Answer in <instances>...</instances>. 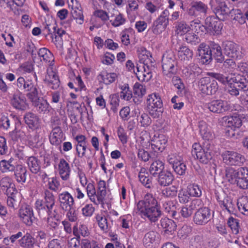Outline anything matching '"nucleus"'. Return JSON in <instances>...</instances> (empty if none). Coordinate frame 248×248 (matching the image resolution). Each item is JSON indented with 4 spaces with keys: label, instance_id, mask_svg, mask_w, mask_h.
Listing matches in <instances>:
<instances>
[{
    "label": "nucleus",
    "instance_id": "nucleus-25",
    "mask_svg": "<svg viewBox=\"0 0 248 248\" xmlns=\"http://www.w3.org/2000/svg\"><path fill=\"white\" fill-rule=\"evenodd\" d=\"M108 215L106 216L103 213L97 214L95 216L96 221L99 228L105 233L108 232L111 228L110 224L108 220Z\"/></svg>",
    "mask_w": 248,
    "mask_h": 248
},
{
    "label": "nucleus",
    "instance_id": "nucleus-59",
    "mask_svg": "<svg viewBox=\"0 0 248 248\" xmlns=\"http://www.w3.org/2000/svg\"><path fill=\"white\" fill-rule=\"evenodd\" d=\"M133 91L135 95H137L140 98L142 97L146 93V88L143 85L136 82L133 87Z\"/></svg>",
    "mask_w": 248,
    "mask_h": 248
},
{
    "label": "nucleus",
    "instance_id": "nucleus-31",
    "mask_svg": "<svg viewBox=\"0 0 248 248\" xmlns=\"http://www.w3.org/2000/svg\"><path fill=\"white\" fill-rule=\"evenodd\" d=\"M26 163L31 173L37 174L41 171V162L37 157L33 156L28 157Z\"/></svg>",
    "mask_w": 248,
    "mask_h": 248
},
{
    "label": "nucleus",
    "instance_id": "nucleus-62",
    "mask_svg": "<svg viewBox=\"0 0 248 248\" xmlns=\"http://www.w3.org/2000/svg\"><path fill=\"white\" fill-rule=\"evenodd\" d=\"M43 29L42 30L44 34L46 35H50L52 36L53 33L55 31V30L57 27L55 23L48 24L46 23L43 24Z\"/></svg>",
    "mask_w": 248,
    "mask_h": 248
},
{
    "label": "nucleus",
    "instance_id": "nucleus-7",
    "mask_svg": "<svg viewBox=\"0 0 248 248\" xmlns=\"http://www.w3.org/2000/svg\"><path fill=\"white\" fill-rule=\"evenodd\" d=\"M170 12L168 10H164L159 17L154 21L151 30L155 34H159L164 31L169 25V16Z\"/></svg>",
    "mask_w": 248,
    "mask_h": 248
},
{
    "label": "nucleus",
    "instance_id": "nucleus-29",
    "mask_svg": "<svg viewBox=\"0 0 248 248\" xmlns=\"http://www.w3.org/2000/svg\"><path fill=\"white\" fill-rule=\"evenodd\" d=\"M63 133L60 127L54 128L49 136V140L51 144L58 146L62 141Z\"/></svg>",
    "mask_w": 248,
    "mask_h": 248
},
{
    "label": "nucleus",
    "instance_id": "nucleus-45",
    "mask_svg": "<svg viewBox=\"0 0 248 248\" xmlns=\"http://www.w3.org/2000/svg\"><path fill=\"white\" fill-rule=\"evenodd\" d=\"M34 82L30 79L25 80L23 77H19L17 80V86L24 92L29 90V88L32 86Z\"/></svg>",
    "mask_w": 248,
    "mask_h": 248
},
{
    "label": "nucleus",
    "instance_id": "nucleus-23",
    "mask_svg": "<svg viewBox=\"0 0 248 248\" xmlns=\"http://www.w3.org/2000/svg\"><path fill=\"white\" fill-rule=\"evenodd\" d=\"M209 46L212 58H214L217 62H222L224 60V58L222 54L221 46L214 42H210Z\"/></svg>",
    "mask_w": 248,
    "mask_h": 248
},
{
    "label": "nucleus",
    "instance_id": "nucleus-38",
    "mask_svg": "<svg viewBox=\"0 0 248 248\" xmlns=\"http://www.w3.org/2000/svg\"><path fill=\"white\" fill-rule=\"evenodd\" d=\"M110 17L111 18L110 22L114 27H119L124 24L126 21V19L123 15L118 12L116 14H111Z\"/></svg>",
    "mask_w": 248,
    "mask_h": 248
},
{
    "label": "nucleus",
    "instance_id": "nucleus-37",
    "mask_svg": "<svg viewBox=\"0 0 248 248\" xmlns=\"http://www.w3.org/2000/svg\"><path fill=\"white\" fill-rule=\"evenodd\" d=\"M59 173L63 180H67L69 178L70 167L69 164L63 159L60 160L59 164Z\"/></svg>",
    "mask_w": 248,
    "mask_h": 248
},
{
    "label": "nucleus",
    "instance_id": "nucleus-49",
    "mask_svg": "<svg viewBox=\"0 0 248 248\" xmlns=\"http://www.w3.org/2000/svg\"><path fill=\"white\" fill-rule=\"evenodd\" d=\"M237 208L239 211L246 216H248V199L242 197L237 201Z\"/></svg>",
    "mask_w": 248,
    "mask_h": 248
},
{
    "label": "nucleus",
    "instance_id": "nucleus-47",
    "mask_svg": "<svg viewBox=\"0 0 248 248\" xmlns=\"http://www.w3.org/2000/svg\"><path fill=\"white\" fill-rule=\"evenodd\" d=\"M73 233L74 235L80 238V235L83 237H86L90 234V232L87 227L85 225H80L79 227L75 226L73 228Z\"/></svg>",
    "mask_w": 248,
    "mask_h": 248
},
{
    "label": "nucleus",
    "instance_id": "nucleus-46",
    "mask_svg": "<svg viewBox=\"0 0 248 248\" xmlns=\"http://www.w3.org/2000/svg\"><path fill=\"white\" fill-rule=\"evenodd\" d=\"M98 77L101 78L105 84L109 85L115 81L117 78V75L115 73L102 72L99 75Z\"/></svg>",
    "mask_w": 248,
    "mask_h": 248
},
{
    "label": "nucleus",
    "instance_id": "nucleus-48",
    "mask_svg": "<svg viewBox=\"0 0 248 248\" xmlns=\"http://www.w3.org/2000/svg\"><path fill=\"white\" fill-rule=\"evenodd\" d=\"M208 75L216 78L223 84H225L226 83L232 84V80L231 79V75L230 76L225 77L220 73L209 72L208 73Z\"/></svg>",
    "mask_w": 248,
    "mask_h": 248
},
{
    "label": "nucleus",
    "instance_id": "nucleus-16",
    "mask_svg": "<svg viewBox=\"0 0 248 248\" xmlns=\"http://www.w3.org/2000/svg\"><path fill=\"white\" fill-rule=\"evenodd\" d=\"M31 102L39 113L45 114L49 112L51 107L47 101L43 98L39 97Z\"/></svg>",
    "mask_w": 248,
    "mask_h": 248
},
{
    "label": "nucleus",
    "instance_id": "nucleus-63",
    "mask_svg": "<svg viewBox=\"0 0 248 248\" xmlns=\"http://www.w3.org/2000/svg\"><path fill=\"white\" fill-rule=\"evenodd\" d=\"M193 7L196 9V11L205 15L207 13L208 6L201 1H196L193 2Z\"/></svg>",
    "mask_w": 248,
    "mask_h": 248
},
{
    "label": "nucleus",
    "instance_id": "nucleus-57",
    "mask_svg": "<svg viewBox=\"0 0 248 248\" xmlns=\"http://www.w3.org/2000/svg\"><path fill=\"white\" fill-rule=\"evenodd\" d=\"M134 32L133 29L129 28L123 30L121 32V41L124 45L127 46L130 44L129 34Z\"/></svg>",
    "mask_w": 248,
    "mask_h": 248
},
{
    "label": "nucleus",
    "instance_id": "nucleus-35",
    "mask_svg": "<svg viewBox=\"0 0 248 248\" xmlns=\"http://www.w3.org/2000/svg\"><path fill=\"white\" fill-rule=\"evenodd\" d=\"M24 119L30 128H36L38 126L39 119L36 114L31 112H27L25 114Z\"/></svg>",
    "mask_w": 248,
    "mask_h": 248
},
{
    "label": "nucleus",
    "instance_id": "nucleus-33",
    "mask_svg": "<svg viewBox=\"0 0 248 248\" xmlns=\"http://www.w3.org/2000/svg\"><path fill=\"white\" fill-rule=\"evenodd\" d=\"M236 184L242 189L248 188V169L240 168V175Z\"/></svg>",
    "mask_w": 248,
    "mask_h": 248
},
{
    "label": "nucleus",
    "instance_id": "nucleus-10",
    "mask_svg": "<svg viewBox=\"0 0 248 248\" xmlns=\"http://www.w3.org/2000/svg\"><path fill=\"white\" fill-rule=\"evenodd\" d=\"M217 199L221 207L225 208L231 214L234 213L237 207V202L224 193H219L217 196Z\"/></svg>",
    "mask_w": 248,
    "mask_h": 248
},
{
    "label": "nucleus",
    "instance_id": "nucleus-11",
    "mask_svg": "<svg viewBox=\"0 0 248 248\" xmlns=\"http://www.w3.org/2000/svg\"><path fill=\"white\" fill-rule=\"evenodd\" d=\"M206 108L211 112L221 113L231 109L228 102L221 99L214 100L206 105Z\"/></svg>",
    "mask_w": 248,
    "mask_h": 248
},
{
    "label": "nucleus",
    "instance_id": "nucleus-15",
    "mask_svg": "<svg viewBox=\"0 0 248 248\" xmlns=\"http://www.w3.org/2000/svg\"><path fill=\"white\" fill-rule=\"evenodd\" d=\"M60 205L63 210L70 209L74 204L72 196L67 191H64L59 195Z\"/></svg>",
    "mask_w": 248,
    "mask_h": 248
},
{
    "label": "nucleus",
    "instance_id": "nucleus-17",
    "mask_svg": "<svg viewBox=\"0 0 248 248\" xmlns=\"http://www.w3.org/2000/svg\"><path fill=\"white\" fill-rule=\"evenodd\" d=\"M45 81L52 89H57L60 86V80L57 74L50 67L47 70Z\"/></svg>",
    "mask_w": 248,
    "mask_h": 248
},
{
    "label": "nucleus",
    "instance_id": "nucleus-22",
    "mask_svg": "<svg viewBox=\"0 0 248 248\" xmlns=\"http://www.w3.org/2000/svg\"><path fill=\"white\" fill-rule=\"evenodd\" d=\"M10 103L16 109L24 110L27 107L25 97L19 94H14L11 98Z\"/></svg>",
    "mask_w": 248,
    "mask_h": 248
},
{
    "label": "nucleus",
    "instance_id": "nucleus-24",
    "mask_svg": "<svg viewBox=\"0 0 248 248\" xmlns=\"http://www.w3.org/2000/svg\"><path fill=\"white\" fill-rule=\"evenodd\" d=\"M199 127L200 134L205 141H210L215 138V135L212 132L211 127L205 122H200Z\"/></svg>",
    "mask_w": 248,
    "mask_h": 248
},
{
    "label": "nucleus",
    "instance_id": "nucleus-55",
    "mask_svg": "<svg viewBox=\"0 0 248 248\" xmlns=\"http://www.w3.org/2000/svg\"><path fill=\"white\" fill-rule=\"evenodd\" d=\"M231 16L233 20L237 21L240 24L245 23V17L239 9H232Z\"/></svg>",
    "mask_w": 248,
    "mask_h": 248
},
{
    "label": "nucleus",
    "instance_id": "nucleus-4",
    "mask_svg": "<svg viewBox=\"0 0 248 248\" xmlns=\"http://www.w3.org/2000/svg\"><path fill=\"white\" fill-rule=\"evenodd\" d=\"M162 68L163 76L170 78L177 71V62L172 52L165 53L162 58Z\"/></svg>",
    "mask_w": 248,
    "mask_h": 248
},
{
    "label": "nucleus",
    "instance_id": "nucleus-18",
    "mask_svg": "<svg viewBox=\"0 0 248 248\" xmlns=\"http://www.w3.org/2000/svg\"><path fill=\"white\" fill-rule=\"evenodd\" d=\"M223 45L224 53L226 55L233 59H237L238 57L239 49L236 44L230 41H226Z\"/></svg>",
    "mask_w": 248,
    "mask_h": 248
},
{
    "label": "nucleus",
    "instance_id": "nucleus-42",
    "mask_svg": "<svg viewBox=\"0 0 248 248\" xmlns=\"http://www.w3.org/2000/svg\"><path fill=\"white\" fill-rule=\"evenodd\" d=\"M204 244L203 237L202 235L197 234L192 236L189 241L190 248H202Z\"/></svg>",
    "mask_w": 248,
    "mask_h": 248
},
{
    "label": "nucleus",
    "instance_id": "nucleus-2",
    "mask_svg": "<svg viewBox=\"0 0 248 248\" xmlns=\"http://www.w3.org/2000/svg\"><path fill=\"white\" fill-rule=\"evenodd\" d=\"M56 200L54 194L46 189L44 193V200H37L35 207L40 217L46 218L47 216L54 217L57 214Z\"/></svg>",
    "mask_w": 248,
    "mask_h": 248
},
{
    "label": "nucleus",
    "instance_id": "nucleus-41",
    "mask_svg": "<svg viewBox=\"0 0 248 248\" xmlns=\"http://www.w3.org/2000/svg\"><path fill=\"white\" fill-rule=\"evenodd\" d=\"M164 169V163L159 160H156L151 164L149 169V171L151 174L155 176V175L159 174L160 173L162 172Z\"/></svg>",
    "mask_w": 248,
    "mask_h": 248
},
{
    "label": "nucleus",
    "instance_id": "nucleus-8",
    "mask_svg": "<svg viewBox=\"0 0 248 248\" xmlns=\"http://www.w3.org/2000/svg\"><path fill=\"white\" fill-rule=\"evenodd\" d=\"M224 162L229 165L240 166L245 162V158L242 155L233 151H225L222 155Z\"/></svg>",
    "mask_w": 248,
    "mask_h": 248
},
{
    "label": "nucleus",
    "instance_id": "nucleus-6",
    "mask_svg": "<svg viewBox=\"0 0 248 248\" xmlns=\"http://www.w3.org/2000/svg\"><path fill=\"white\" fill-rule=\"evenodd\" d=\"M198 86L200 91L206 95L214 94L218 90L217 82L210 77L201 78L198 82Z\"/></svg>",
    "mask_w": 248,
    "mask_h": 248
},
{
    "label": "nucleus",
    "instance_id": "nucleus-32",
    "mask_svg": "<svg viewBox=\"0 0 248 248\" xmlns=\"http://www.w3.org/2000/svg\"><path fill=\"white\" fill-rule=\"evenodd\" d=\"M16 181L21 184L25 183L27 176V170L22 165H18L14 171Z\"/></svg>",
    "mask_w": 248,
    "mask_h": 248
},
{
    "label": "nucleus",
    "instance_id": "nucleus-39",
    "mask_svg": "<svg viewBox=\"0 0 248 248\" xmlns=\"http://www.w3.org/2000/svg\"><path fill=\"white\" fill-rule=\"evenodd\" d=\"M240 168L236 170L233 168H228L226 170V177L231 184H236L240 175Z\"/></svg>",
    "mask_w": 248,
    "mask_h": 248
},
{
    "label": "nucleus",
    "instance_id": "nucleus-26",
    "mask_svg": "<svg viewBox=\"0 0 248 248\" xmlns=\"http://www.w3.org/2000/svg\"><path fill=\"white\" fill-rule=\"evenodd\" d=\"M178 56L180 61L187 63L193 59V52L186 46H181L178 50Z\"/></svg>",
    "mask_w": 248,
    "mask_h": 248
},
{
    "label": "nucleus",
    "instance_id": "nucleus-43",
    "mask_svg": "<svg viewBox=\"0 0 248 248\" xmlns=\"http://www.w3.org/2000/svg\"><path fill=\"white\" fill-rule=\"evenodd\" d=\"M19 241L20 245L25 248H32L34 244V238L29 233H26Z\"/></svg>",
    "mask_w": 248,
    "mask_h": 248
},
{
    "label": "nucleus",
    "instance_id": "nucleus-44",
    "mask_svg": "<svg viewBox=\"0 0 248 248\" xmlns=\"http://www.w3.org/2000/svg\"><path fill=\"white\" fill-rule=\"evenodd\" d=\"M158 234L154 231H151L145 235L143 243L146 247H149L151 244L156 242L158 239Z\"/></svg>",
    "mask_w": 248,
    "mask_h": 248
},
{
    "label": "nucleus",
    "instance_id": "nucleus-40",
    "mask_svg": "<svg viewBox=\"0 0 248 248\" xmlns=\"http://www.w3.org/2000/svg\"><path fill=\"white\" fill-rule=\"evenodd\" d=\"M225 123L227 127H230L233 130H235L236 128H239L242 125L241 119L235 116L228 117Z\"/></svg>",
    "mask_w": 248,
    "mask_h": 248
},
{
    "label": "nucleus",
    "instance_id": "nucleus-60",
    "mask_svg": "<svg viewBox=\"0 0 248 248\" xmlns=\"http://www.w3.org/2000/svg\"><path fill=\"white\" fill-rule=\"evenodd\" d=\"M97 193L99 194V200L102 201L105 198L106 195V182L104 180H100L98 183V190Z\"/></svg>",
    "mask_w": 248,
    "mask_h": 248
},
{
    "label": "nucleus",
    "instance_id": "nucleus-20",
    "mask_svg": "<svg viewBox=\"0 0 248 248\" xmlns=\"http://www.w3.org/2000/svg\"><path fill=\"white\" fill-rule=\"evenodd\" d=\"M207 31L218 32L222 28L220 21L214 16L207 17L205 20V25L203 26Z\"/></svg>",
    "mask_w": 248,
    "mask_h": 248
},
{
    "label": "nucleus",
    "instance_id": "nucleus-1",
    "mask_svg": "<svg viewBox=\"0 0 248 248\" xmlns=\"http://www.w3.org/2000/svg\"><path fill=\"white\" fill-rule=\"evenodd\" d=\"M137 208L142 217L147 218L152 222L156 221L162 214L156 200L151 194H147L143 200L139 202Z\"/></svg>",
    "mask_w": 248,
    "mask_h": 248
},
{
    "label": "nucleus",
    "instance_id": "nucleus-53",
    "mask_svg": "<svg viewBox=\"0 0 248 248\" xmlns=\"http://www.w3.org/2000/svg\"><path fill=\"white\" fill-rule=\"evenodd\" d=\"M26 95L28 98L32 102L35 99L39 97V92L37 88V85L34 84L29 88V90L26 91Z\"/></svg>",
    "mask_w": 248,
    "mask_h": 248
},
{
    "label": "nucleus",
    "instance_id": "nucleus-61",
    "mask_svg": "<svg viewBox=\"0 0 248 248\" xmlns=\"http://www.w3.org/2000/svg\"><path fill=\"white\" fill-rule=\"evenodd\" d=\"M227 223L234 234H236L238 233L239 226L238 219L231 217L229 218Z\"/></svg>",
    "mask_w": 248,
    "mask_h": 248
},
{
    "label": "nucleus",
    "instance_id": "nucleus-34",
    "mask_svg": "<svg viewBox=\"0 0 248 248\" xmlns=\"http://www.w3.org/2000/svg\"><path fill=\"white\" fill-rule=\"evenodd\" d=\"M38 55L46 63H48L50 66L52 65L54 62V58L52 53L45 47L41 48L37 52Z\"/></svg>",
    "mask_w": 248,
    "mask_h": 248
},
{
    "label": "nucleus",
    "instance_id": "nucleus-50",
    "mask_svg": "<svg viewBox=\"0 0 248 248\" xmlns=\"http://www.w3.org/2000/svg\"><path fill=\"white\" fill-rule=\"evenodd\" d=\"M176 33L180 35L186 34L190 30V27L184 21L179 22L176 25Z\"/></svg>",
    "mask_w": 248,
    "mask_h": 248
},
{
    "label": "nucleus",
    "instance_id": "nucleus-9",
    "mask_svg": "<svg viewBox=\"0 0 248 248\" xmlns=\"http://www.w3.org/2000/svg\"><path fill=\"white\" fill-rule=\"evenodd\" d=\"M211 210L208 207H201L195 213L193 221L198 225H204L211 220Z\"/></svg>",
    "mask_w": 248,
    "mask_h": 248
},
{
    "label": "nucleus",
    "instance_id": "nucleus-64",
    "mask_svg": "<svg viewBox=\"0 0 248 248\" xmlns=\"http://www.w3.org/2000/svg\"><path fill=\"white\" fill-rule=\"evenodd\" d=\"M138 120L144 127L147 126L151 124L152 120L148 115L145 113H142L140 116H138Z\"/></svg>",
    "mask_w": 248,
    "mask_h": 248
},
{
    "label": "nucleus",
    "instance_id": "nucleus-14",
    "mask_svg": "<svg viewBox=\"0 0 248 248\" xmlns=\"http://www.w3.org/2000/svg\"><path fill=\"white\" fill-rule=\"evenodd\" d=\"M168 142V139L166 136L163 134L155 135L151 140V148L155 152H162L165 149Z\"/></svg>",
    "mask_w": 248,
    "mask_h": 248
},
{
    "label": "nucleus",
    "instance_id": "nucleus-56",
    "mask_svg": "<svg viewBox=\"0 0 248 248\" xmlns=\"http://www.w3.org/2000/svg\"><path fill=\"white\" fill-rule=\"evenodd\" d=\"M81 248H100V245L95 241L83 239L81 241Z\"/></svg>",
    "mask_w": 248,
    "mask_h": 248
},
{
    "label": "nucleus",
    "instance_id": "nucleus-21",
    "mask_svg": "<svg viewBox=\"0 0 248 248\" xmlns=\"http://www.w3.org/2000/svg\"><path fill=\"white\" fill-rule=\"evenodd\" d=\"M183 74L186 78H195L202 72V69L195 63H191L184 67L182 71Z\"/></svg>",
    "mask_w": 248,
    "mask_h": 248
},
{
    "label": "nucleus",
    "instance_id": "nucleus-52",
    "mask_svg": "<svg viewBox=\"0 0 248 248\" xmlns=\"http://www.w3.org/2000/svg\"><path fill=\"white\" fill-rule=\"evenodd\" d=\"M188 191L191 196L200 197L202 196V191L200 186L196 184H191L187 186Z\"/></svg>",
    "mask_w": 248,
    "mask_h": 248
},
{
    "label": "nucleus",
    "instance_id": "nucleus-5",
    "mask_svg": "<svg viewBox=\"0 0 248 248\" xmlns=\"http://www.w3.org/2000/svg\"><path fill=\"white\" fill-rule=\"evenodd\" d=\"M147 107L149 114L154 118H158L163 112V103L160 96L152 93L147 98Z\"/></svg>",
    "mask_w": 248,
    "mask_h": 248
},
{
    "label": "nucleus",
    "instance_id": "nucleus-28",
    "mask_svg": "<svg viewBox=\"0 0 248 248\" xmlns=\"http://www.w3.org/2000/svg\"><path fill=\"white\" fill-rule=\"evenodd\" d=\"M232 83H234L239 90L248 91V81L240 75L231 74Z\"/></svg>",
    "mask_w": 248,
    "mask_h": 248
},
{
    "label": "nucleus",
    "instance_id": "nucleus-12",
    "mask_svg": "<svg viewBox=\"0 0 248 248\" xmlns=\"http://www.w3.org/2000/svg\"><path fill=\"white\" fill-rule=\"evenodd\" d=\"M232 9L229 8L224 1L217 3V5L214 8V12L217 17L222 21L228 19L231 16Z\"/></svg>",
    "mask_w": 248,
    "mask_h": 248
},
{
    "label": "nucleus",
    "instance_id": "nucleus-19",
    "mask_svg": "<svg viewBox=\"0 0 248 248\" xmlns=\"http://www.w3.org/2000/svg\"><path fill=\"white\" fill-rule=\"evenodd\" d=\"M16 159L11 157L0 161V170L2 173L13 172L18 165Z\"/></svg>",
    "mask_w": 248,
    "mask_h": 248
},
{
    "label": "nucleus",
    "instance_id": "nucleus-36",
    "mask_svg": "<svg viewBox=\"0 0 248 248\" xmlns=\"http://www.w3.org/2000/svg\"><path fill=\"white\" fill-rule=\"evenodd\" d=\"M159 225L167 233L173 232L176 228L175 223L167 217L162 218L158 224V226Z\"/></svg>",
    "mask_w": 248,
    "mask_h": 248
},
{
    "label": "nucleus",
    "instance_id": "nucleus-58",
    "mask_svg": "<svg viewBox=\"0 0 248 248\" xmlns=\"http://www.w3.org/2000/svg\"><path fill=\"white\" fill-rule=\"evenodd\" d=\"M161 193L165 197L172 198L176 196L177 187L174 186H172L163 189Z\"/></svg>",
    "mask_w": 248,
    "mask_h": 248
},
{
    "label": "nucleus",
    "instance_id": "nucleus-13",
    "mask_svg": "<svg viewBox=\"0 0 248 248\" xmlns=\"http://www.w3.org/2000/svg\"><path fill=\"white\" fill-rule=\"evenodd\" d=\"M18 215L22 221L27 225L31 226L34 219L33 210L29 205H22L19 210Z\"/></svg>",
    "mask_w": 248,
    "mask_h": 248
},
{
    "label": "nucleus",
    "instance_id": "nucleus-51",
    "mask_svg": "<svg viewBox=\"0 0 248 248\" xmlns=\"http://www.w3.org/2000/svg\"><path fill=\"white\" fill-rule=\"evenodd\" d=\"M139 61L143 65H148L149 63L152 62V56L150 53L145 49L141 50L139 54Z\"/></svg>",
    "mask_w": 248,
    "mask_h": 248
},
{
    "label": "nucleus",
    "instance_id": "nucleus-54",
    "mask_svg": "<svg viewBox=\"0 0 248 248\" xmlns=\"http://www.w3.org/2000/svg\"><path fill=\"white\" fill-rule=\"evenodd\" d=\"M72 16L76 20V21L79 24H82L84 21V16L81 8L76 9L72 8L71 12Z\"/></svg>",
    "mask_w": 248,
    "mask_h": 248
},
{
    "label": "nucleus",
    "instance_id": "nucleus-3",
    "mask_svg": "<svg viewBox=\"0 0 248 248\" xmlns=\"http://www.w3.org/2000/svg\"><path fill=\"white\" fill-rule=\"evenodd\" d=\"M217 152V148L211 141H204L202 146L197 143H194L191 153L193 156H196L200 162L206 164Z\"/></svg>",
    "mask_w": 248,
    "mask_h": 248
},
{
    "label": "nucleus",
    "instance_id": "nucleus-27",
    "mask_svg": "<svg viewBox=\"0 0 248 248\" xmlns=\"http://www.w3.org/2000/svg\"><path fill=\"white\" fill-rule=\"evenodd\" d=\"M174 180L173 174L169 171L164 170L158 174L157 181L159 185L166 186L170 185Z\"/></svg>",
    "mask_w": 248,
    "mask_h": 248
},
{
    "label": "nucleus",
    "instance_id": "nucleus-30",
    "mask_svg": "<svg viewBox=\"0 0 248 248\" xmlns=\"http://www.w3.org/2000/svg\"><path fill=\"white\" fill-rule=\"evenodd\" d=\"M199 55L203 63H208L212 59L209 46L206 47L204 44H201L198 47Z\"/></svg>",
    "mask_w": 248,
    "mask_h": 248
}]
</instances>
